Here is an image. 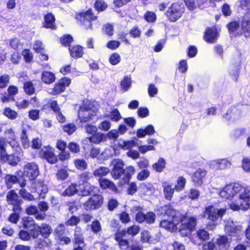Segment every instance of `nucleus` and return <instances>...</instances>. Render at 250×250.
I'll use <instances>...</instances> for the list:
<instances>
[{
    "label": "nucleus",
    "instance_id": "56",
    "mask_svg": "<svg viewBox=\"0 0 250 250\" xmlns=\"http://www.w3.org/2000/svg\"><path fill=\"white\" fill-rule=\"evenodd\" d=\"M81 221L80 218L75 215L71 216L68 220H67L65 224L67 226H76Z\"/></svg>",
    "mask_w": 250,
    "mask_h": 250
},
{
    "label": "nucleus",
    "instance_id": "27",
    "mask_svg": "<svg viewBox=\"0 0 250 250\" xmlns=\"http://www.w3.org/2000/svg\"><path fill=\"white\" fill-rule=\"evenodd\" d=\"M242 35L246 38L250 37V20L243 19L241 21V31L236 34V36Z\"/></svg>",
    "mask_w": 250,
    "mask_h": 250
},
{
    "label": "nucleus",
    "instance_id": "41",
    "mask_svg": "<svg viewBox=\"0 0 250 250\" xmlns=\"http://www.w3.org/2000/svg\"><path fill=\"white\" fill-rule=\"evenodd\" d=\"M20 138L22 147L24 149L29 148L30 146V142L28 139L26 129L23 128L22 129Z\"/></svg>",
    "mask_w": 250,
    "mask_h": 250
},
{
    "label": "nucleus",
    "instance_id": "19",
    "mask_svg": "<svg viewBox=\"0 0 250 250\" xmlns=\"http://www.w3.org/2000/svg\"><path fill=\"white\" fill-rule=\"evenodd\" d=\"M67 147L65 141L61 139L58 140L56 144V147L60 151L58 154L59 159L61 161H64L69 159L70 154L69 151L65 150Z\"/></svg>",
    "mask_w": 250,
    "mask_h": 250
},
{
    "label": "nucleus",
    "instance_id": "61",
    "mask_svg": "<svg viewBox=\"0 0 250 250\" xmlns=\"http://www.w3.org/2000/svg\"><path fill=\"white\" fill-rule=\"evenodd\" d=\"M121 61V56L118 53L111 54L109 58V63L113 65L118 64Z\"/></svg>",
    "mask_w": 250,
    "mask_h": 250
},
{
    "label": "nucleus",
    "instance_id": "63",
    "mask_svg": "<svg viewBox=\"0 0 250 250\" xmlns=\"http://www.w3.org/2000/svg\"><path fill=\"white\" fill-rule=\"evenodd\" d=\"M56 238H57L64 235L65 234V229L64 225L60 224L55 229Z\"/></svg>",
    "mask_w": 250,
    "mask_h": 250
},
{
    "label": "nucleus",
    "instance_id": "10",
    "mask_svg": "<svg viewBox=\"0 0 250 250\" xmlns=\"http://www.w3.org/2000/svg\"><path fill=\"white\" fill-rule=\"evenodd\" d=\"M71 83V79L67 77L60 79L53 85L51 90V94L53 96L60 95L63 93L67 87Z\"/></svg>",
    "mask_w": 250,
    "mask_h": 250
},
{
    "label": "nucleus",
    "instance_id": "53",
    "mask_svg": "<svg viewBox=\"0 0 250 250\" xmlns=\"http://www.w3.org/2000/svg\"><path fill=\"white\" fill-rule=\"evenodd\" d=\"M10 77L8 74L0 75V89L6 88L9 83Z\"/></svg>",
    "mask_w": 250,
    "mask_h": 250
},
{
    "label": "nucleus",
    "instance_id": "33",
    "mask_svg": "<svg viewBox=\"0 0 250 250\" xmlns=\"http://www.w3.org/2000/svg\"><path fill=\"white\" fill-rule=\"evenodd\" d=\"M110 172V169L104 166H100L96 168L93 173L94 176L99 178H104Z\"/></svg>",
    "mask_w": 250,
    "mask_h": 250
},
{
    "label": "nucleus",
    "instance_id": "13",
    "mask_svg": "<svg viewBox=\"0 0 250 250\" xmlns=\"http://www.w3.org/2000/svg\"><path fill=\"white\" fill-rule=\"evenodd\" d=\"M226 212V209L224 208L217 209L213 205H209L205 208L202 217L208 216V220L213 222H215L219 217L222 218Z\"/></svg>",
    "mask_w": 250,
    "mask_h": 250
},
{
    "label": "nucleus",
    "instance_id": "32",
    "mask_svg": "<svg viewBox=\"0 0 250 250\" xmlns=\"http://www.w3.org/2000/svg\"><path fill=\"white\" fill-rule=\"evenodd\" d=\"M69 50L71 56L75 59L81 58L83 54V47L80 45L70 46Z\"/></svg>",
    "mask_w": 250,
    "mask_h": 250
},
{
    "label": "nucleus",
    "instance_id": "31",
    "mask_svg": "<svg viewBox=\"0 0 250 250\" xmlns=\"http://www.w3.org/2000/svg\"><path fill=\"white\" fill-rule=\"evenodd\" d=\"M163 188L165 198L168 201H171L173 196L175 188H172L171 185L167 182L163 183Z\"/></svg>",
    "mask_w": 250,
    "mask_h": 250
},
{
    "label": "nucleus",
    "instance_id": "2",
    "mask_svg": "<svg viewBox=\"0 0 250 250\" xmlns=\"http://www.w3.org/2000/svg\"><path fill=\"white\" fill-rule=\"evenodd\" d=\"M161 215L171 217L173 221L179 225V232L183 236H187L188 233L193 231L197 225V219L193 216L188 217L187 214H183L174 209L171 204L168 203L158 208Z\"/></svg>",
    "mask_w": 250,
    "mask_h": 250
},
{
    "label": "nucleus",
    "instance_id": "26",
    "mask_svg": "<svg viewBox=\"0 0 250 250\" xmlns=\"http://www.w3.org/2000/svg\"><path fill=\"white\" fill-rule=\"evenodd\" d=\"M37 225L38 224L31 217H26L22 219V227L31 233L32 237L33 236Z\"/></svg>",
    "mask_w": 250,
    "mask_h": 250
},
{
    "label": "nucleus",
    "instance_id": "30",
    "mask_svg": "<svg viewBox=\"0 0 250 250\" xmlns=\"http://www.w3.org/2000/svg\"><path fill=\"white\" fill-rule=\"evenodd\" d=\"M41 80L44 83L50 84L55 82L56 76L54 73L44 70L41 74Z\"/></svg>",
    "mask_w": 250,
    "mask_h": 250
},
{
    "label": "nucleus",
    "instance_id": "54",
    "mask_svg": "<svg viewBox=\"0 0 250 250\" xmlns=\"http://www.w3.org/2000/svg\"><path fill=\"white\" fill-rule=\"evenodd\" d=\"M67 147L70 152L73 154H77L80 152L81 148L80 145L74 142H69L67 145Z\"/></svg>",
    "mask_w": 250,
    "mask_h": 250
},
{
    "label": "nucleus",
    "instance_id": "43",
    "mask_svg": "<svg viewBox=\"0 0 250 250\" xmlns=\"http://www.w3.org/2000/svg\"><path fill=\"white\" fill-rule=\"evenodd\" d=\"M23 88L28 95H32L35 92V88L32 81H29L23 83Z\"/></svg>",
    "mask_w": 250,
    "mask_h": 250
},
{
    "label": "nucleus",
    "instance_id": "50",
    "mask_svg": "<svg viewBox=\"0 0 250 250\" xmlns=\"http://www.w3.org/2000/svg\"><path fill=\"white\" fill-rule=\"evenodd\" d=\"M20 196L25 200L32 201L35 200L34 196L30 192H28L25 188H22L19 191Z\"/></svg>",
    "mask_w": 250,
    "mask_h": 250
},
{
    "label": "nucleus",
    "instance_id": "8",
    "mask_svg": "<svg viewBox=\"0 0 250 250\" xmlns=\"http://www.w3.org/2000/svg\"><path fill=\"white\" fill-rule=\"evenodd\" d=\"M184 13L183 4L178 2L172 3L165 12V16L170 22H175L179 20Z\"/></svg>",
    "mask_w": 250,
    "mask_h": 250
},
{
    "label": "nucleus",
    "instance_id": "12",
    "mask_svg": "<svg viewBox=\"0 0 250 250\" xmlns=\"http://www.w3.org/2000/svg\"><path fill=\"white\" fill-rule=\"evenodd\" d=\"M39 156L50 164H55L58 161L59 157L54 152V148L48 145L39 151Z\"/></svg>",
    "mask_w": 250,
    "mask_h": 250
},
{
    "label": "nucleus",
    "instance_id": "16",
    "mask_svg": "<svg viewBox=\"0 0 250 250\" xmlns=\"http://www.w3.org/2000/svg\"><path fill=\"white\" fill-rule=\"evenodd\" d=\"M23 169L24 173L30 181L35 180L40 173L39 166L35 162L27 163Z\"/></svg>",
    "mask_w": 250,
    "mask_h": 250
},
{
    "label": "nucleus",
    "instance_id": "37",
    "mask_svg": "<svg viewBox=\"0 0 250 250\" xmlns=\"http://www.w3.org/2000/svg\"><path fill=\"white\" fill-rule=\"evenodd\" d=\"M13 212L8 217V220L12 224H17L20 218V214L22 208L12 209Z\"/></svg>",
    "mask_w": 250,
    "mask_h": 250
},
{
    "label": "nucleus",
    "instance_id": "44",
    "mask_svg": "<svg viewBox=\"0 0 250 250\" xmlns=\"http://www.w3.org/2000/svg\"><path fill=\"white\" fill-rule=\"evenodd\" d=\"M196 236L202 242H205L209 238V234L204 229H200L196 232Z\"/></svg>",
    "mask_w": 250,
    "mask_h": 250
},
{
    "label": "nucleus",
    "instance_id": "22",
    "mask_svg": "<svg viewBox=\"0 0 250 250\" xmlns=\"http://www.w3.org/2000/svg\"><path fill=\"white\" fill-rule=\"evenodd\" d=\"M55 17L50 12L47 13L44 16V21L42 22V27L46 29L56 30L57 26L55 24Z\"/></svg>",
    "mask_w": 250,
    "mask_h": 250
},
{
    "label": "nucleus",
    "instance_id": "18",
    "mask_svg": "<svg viewBox=\"0 0 250 250\" xmlns=\"http://www.w3.org/2000/svg\"><path fill=\"white\" fill-rule=\"evenodd\" d=\"M33 235V238L37 239L41 235L44 238H48L52 233L51 227L46 223H42L40 226L38 224Z\"/></svg>",
    "mask_w": 250,
    "mask_h": 250
},
{
    "label": "nucleus",
    "instance_id": "3",
    "mask_svg": "<svg viewBox=\"0 0 250 250\" xmlns=\"http://www.w3.org/2000/svg\"><path fill=\"white\" fill-rule=\"evenodd\" d=\"M113 167L110 173L114 180L120 179L123 176L119 185L128 184L132 176L134 174L135 169L133 166H129L124 168L125 164L123 160L119 159H113L112 161Z\"/></svg>",
    "mask_w": 250,
    "mask_h": 250
},
{
    "label": "nucleus",
    "instance_id": "34",
    "mask_svg": "<svg viewBox=\"0 0 250 250\" xmlns=\"http://www.w3.org/2000/svg\"><path fill=\"white\" fill-rule=\"evenodd\" d=\"M174 221L168 220L167 219H163L161 220L160 222V227L161 228H164L166 230L170 231V232H173L175 230L176 227V223L175 224L174 223Z\"/></svg>",
    "mask_w": 250,
    "mask_h": 250
},
{
    "label": "nucleus",
    "instance_id": "55",
    "mask_svg": "<svg viewBox=\"0 0 250 250\" xmlns=\"http://www.w3.org/2000/svg\"><path fill=\"white\" fill-rule=\"evenodd\" d=\"M144 18L148 22H154L157 19V16L154 12L147 11L144 15Z\"/></svg>",
    "mask_w": 250,
    "mask_h": 250
},
{
    "label": "nucleus",
    "instance_id": "52",
    "mask_svg": "<svg viewBox=\"0 0 250 250\" xmlns=\"http://www.w3.org/2000/svg\"><path fill=\"white\" fill-rule=\"evenodd\" d=\"M62 128L64 132L70 135L76 130L77 126L74 123H70L64 125Z\"/></svg>",
    "mask_w": 250,
    "mask_h": 250
},
{
    "label": "nucleus",
    "instance_id": "60",
    "mask_svg": "<svg viewBox=\"0 0 250 250\" xmlns=\"http://www.w3.org/2000/svg\"><path fill=\"white\" fill-rule=\"evenodd\" d=\"M126 248L125 250H144L143 246L139 241L132 242L131 245L129 244L126 245Z\"/></svg>",
    "mask_w": 250,
    "mask_h": 250
},
{
    "label": "nucleus",
    "instance_id": "7",
    "mask_svg": "<svg viewBox=\"0 0 250 250\" xmlns=\"http://www.w3.org/2000/svg\"><path fill=\"white\" fill-rule=\"evenodd\" d=\"M4 184L8 189H11L13 186L18 183L21 188H24L26 185V180L21 170H17L15 175L6 174L4 177Z\"/></svg>",
    "mask_w": 250,
    "mask_h": 250
},
{
    "label": "nucleus",
    "instance_id": "38",
    "mask_svg": "<svg viewBox=\"0 0 250 250\" xmlns=\"http://www.w3.org/2000/svg\"><path fill=\"white\" fill-rule=\"evenodd\" d=\"M216 244L219 247L227 249L229 247L230 242L228 238L226 236L223 235L219 236V237L216 239Z\"/></svg>",
    "mask_w": 250,
    "mask_h": 250
},
{
    "label": "nucleus",
    "instance_id": "1",
    "mask_svg": "<svg viewBox=\"0 0 250 250\" xmlns=\"http://www.w3.org/2000/svg\"><path fill=\"white\" fill-rule=\"evenodd\" d=\"M220 195L225 199L231 200L234 197L238 198L239 203L230 204V208L233 210L241 209L246 211L250 208V189L238 183L226 185L220 191Z\"/></svg>",
    "mask_w": 250,
    "mask_h": 250
},
{
    "label": "nucleus",
    "instance_id": "4",
    "mask_svg": "<svg viewBox=\"0 0 250 250\" xmlns=\"http://www.w3.org/2000/svg\"><path fill=\"white\" fill-rule=\"evenodd\" d=\"M7 143L6 139L0 137V163L2 164H8L12 167L17 166L21 161L19 156L14 153L8 154L6 151Z\"/></svg>",
    "mask_w": 250,
    "mask_h": 250
},
{
    "label": "nucleus",
    "instance_id": "64",
    "mask_svg": "<svg viewBox=\"0 0 250 250\" xmlns=\"http://www.w3.org/2000/svg\"><path fill=\"white\" fill-rule=\"evenodd\" d=\"M118 204L117 200L112 198L108 199L106 207L108 210L112 211L118 206Z\"/></svg>",
    "mask_w": 250,
    "mask_h": 250
},
{
    "label": "nucleus",
    "instance_id": "25",
    "mask_svg": "<svg viewBox=\"0 0 250 250\" xmlns=\"http://www.w3.org/2000/svg\"><path fill=\"white\" fill-rule=\"evenodd\" d=\"M32 187L34 188L35 191L40 195L45 194L48 191L47 186L43 180L38 179L34 181L32 183Z\"/></svg>",
    "mask_w": 250,
    "mask_h": 250
},
{
    "label": "nucleus",
    "instance_id": "58",
    "mask_svg": "<svg viewBox=\"0 0 250 250\" xmlns=\"http://www.w3.org/2000/svg\"><path fill=\"white\" fill-rule=\"evenodd\" d=\"M56 176L58 180L63 181L68 176V173L65 168H60L57 170Z\"/></svg>",
    "mask_w": 250,
    "mask_h": 250
},
{
    "label": "nucleus",
    "instance_id": "40",
    "mask_svg": "<svg viewBox=\"0 0 250 250\" xmlns=\"http://www.w3.org/2000/svg\"><path fill=\"white\" fill-rule=\"evenodd\" d=\"M77 185L76 183H72L64 190L63 195L65 196H72L76 194L78 190Z\"/></svg>",
    "mask_w": 250,
    "mask_h": 250
},
{
    "label": "nucleus",
    "instance_id": "6",
    "mask_svg": "<svg viewBox=\"0 0 250 250\" xmlns=\"http://www.w3.org/2000/svg\"><path fill=\"white\" fill-rule=\"evenodd\" d=\"M75 18L80 25L87 30L92 29V22L97 20L98 16L95 15L92 8H89L87 10L76 13Z\"/></svg>",
    "mask_w": 250,
    "mask_h": 250
},
{
    "label": "nucleus",
    "instance_id": "29",
    "mask_svg": "<svg viewBox=\"0 0 250 250\" xmlns=\"http://www.w3.org/2000/svg\"><path fill=\"white\" fill-rule=\"evenodd\" d=\"M154 127L152 125H146L144 129L139 128L136 131L137 136L138 138H144L146 135H152L155 133Z\"/></svg>",
    "mask_w": 250,
    "mask_h": 250
},
{
    "label": "nucleus",
    "instance_id": "39",
    "mask_svg": "<svg viewBox=\"0 0 250 250\" xmlns=\"http://www.w3.org/2000/svg\"><path fill=\"white\" fill-rule=\"evenodd\" d=\"M230 67L231 68L229 70V74L234 77V80L237 81L239 76L241 68L240 62H239L236 64L232 63Z\"/></svg>",
    "mask_w": 250,
    "mask_h": 250
},
{
    "label": "nucleus",
    "instance_id": "24",
    "mask_svg": "<svg viewBox=\"0 0 250 250\" xmlns=\"http://www.w3.org/2000/svg\"><path fill=\"white\" fill-rule=\"evenodd\" d=\"M73 243L75 245L83 247L84 246V238L82 228L77 226L74 229Z\"/></svg>",
    "mask_w": 250,
    "mask_h": 250
},
{
    "label": "nucleus",
    "instance_id": "17",
    "mask_svg": "<svg viewBox=\"0 0 250 250\" xmlns=\"http://www.w3.org/2000/svg\"><path fill=\"white\" fill-rule=\"evenodd\" d=\"M219 36V33L215 27H208L205 31L203 39L207 43H214Z\"/></svg>",
    "mask_w": 250,
    "mask_h": 250
},
{
    "label": "nucleus",
    "instance_id": "48",
    "mask_svg": "<svg viewBox=\"0 0 250 250\" xmlns=\"http://www.w3.org/2000/svg\"><path fill=\"white\" fill-rule=\"evenodd\" d=\"M94 7L98 12L104 11L107 7V4L104 0H96Z\"/></svg>",
    "mask_w": 250,
    "mask_h": 250
},
{
    "label": "nucleus",
    "instance_id": "11",
    "mask_svg": "<svg viewBox=\"0 0 250 250\" xmlns=\"http://www.w3.org/2000/svg\"><path fill=\"white\" fill-rule=\"evenodd\" d=\"M137 208L139 211L135 214V219L137 223L142 224L146 222L148 224H152L155 222L156 215L153 211H147L145 213L142 211V208L138 206Z\"/></svg>",
    "mask_w": 250,
    "mask_h": 250
},
{
    "label": "nucleus",
    "instance_id": "9",
    "mask_svg": "<svg viewBox=\"0 0 250 250\" xmlns=\"http://www.w3.org/2000/svg\"><path fill=\"white\" fill-rule=\"evenodd\" d=\"M104 202V197L101 194L95 193L90 197L83 204L87 211L95 210L102 208Z\"/></svg>",
    "mask_w": 250,
    "mask_h": 250
},
{
    "label": "nucleus",
    "instance_id": "59",
    "mask_svg": "<svg viewBox=\"0 0 250 250\" xmlns=\"http://www.w3.org/2000/svg\"><path fill=\"white\" fill-rule=\"evenodd\" d=\"M91 229L94 233L97 234L102 230V227L99 221L94 220L90 225Z\"/></svg>",
    "mask_w": 250,
    "mask_h": 250
},
{
    "label": "nucleus",
    "instance_id": "49",
    "mask_svg": "<svg viewBox=\"0 0 250 250\" xmlns=\"http://www.w3.org/2000/svg\"><path fill=\"white\" fill-rule=\"evenodd\" d=\"M3 114L10 120H14L18 117V113L9 107H6L4 109Z\"/></svg>",
    "mask_w": 250,
    "mask_h": 250
},
{
    "label": "nucleus",
    "instance_id": "5",
    "mask_svg": "<svg viewBox=\"0 0 250 250\" xmlns=\"http://www.w3.org/2000/svg\"><path fill=\"white\" fill-rule=\"evenodd\" d=\"M140 230V227L139 226L133 225L128 227L126 229H124L121 231L116 232L114 234V239L118 243L119 248L122 249L129 244L128 239H124L126 234L134 237L139 232Z\"/></svg>",
    "mask_w": 250,
    "mask_h": 250
},
{
    "label": "nucleus",
    "instance_id": "14",
    "mask_svg": "<svg viewBox=\"0 0 250 250\" xmlns=\"http://www.w3.org/2000/svg\"><path fill=\"white\" fill-rule=\"evenodd\" d=\"M6 201L8 205L12 207V209L22 208L23 201L14 189H11L7 193Z\"/></svg>",
    "mask_w": 250,
    "mask_h": 250
},
{
    "label": "nucleus",
    "instance_id": "51",
    "mask_svg": "<svg viewBox=\"0 0 250 250\" xmlns=\"http://www.w3.org/2000/svg\"><path fill=\"white\" fill-rule=\"evenodd\" d=\"M186 184V179L183 176H179L177 178L174 188L177 191L182 190L185 188Z\"/></svg>",
    "mask_w": 250,
    "mask_h": 250
},
{
    "label": "nucleus",
    "instance_id": "20",
    "mask_svg": "<svg viewBox=\"0 0 250 250\" xmlns=\"http://www.w3.org/2000/svg\"><path fill=\"white\" fill-rule=\"evenodd\" d=\"M99 186L102 190H109L113 192L117 193L118 189L115 183L107 178H99Z\"/></svg>",
    "mask_w": 250,
    "mask_h": 250
},
{
    "label": "nucleus",
    "instance_id": "23",
    "mask_svg": "<svg viewBox=\"0 0 250 250\" xmlns=\"http://www.w3.org/2000/svg\"><path fill=\"white\" fill-rule=\"evenodd\" d=\"M25 212L28 215H34L36 220L42 221L45 219V213L39 212L38 208L36 205H29L25 208Z\"/></svg>",
    "mask_w": 250,
    "mask_h": 250
},
{
    "label": "nucleus",
    "instance_id": "45",
    "mask_svg": "<svg viewBox=\"0 0 250 250\" xmlns=\"http://www.w3.org/2000/svg\"><path fill=\"white\" fill-rule=\"evenodd\" d=\"M75 167L80 170L83 171L87 169V164L83 159H76L74 160Z\"/></svg>",
    "mask_w": 250,
    "mask_h": 250
},
{
    "label": "nucleus",
    "instance_id": "57",
    "mask_svg": "<svg viewBox=\"0 0 250 250\" xmlns=\"http://www.w3.org/2000/svg\"><path fill=\"white\" fill-rule=\"evenodd\" d=\"M18 236L19 238L23 241H28L30 239L31 237H32L31 233L26 230H20Z\"/></svg>",
    "mask_w": 250,
    "mask_h": 250
},
{
    "label": "nucleus",
    "instance_id": "28",
    "mask_svg": "<svg viewBox=\"0 0 250 250\" xmlns=\"http://www.w3.org/2000/svg\"><path fill=\"white\" fill-rule=\"evenodd\" d=\"M228 32L232 37L237 38L240 36H236L237 33L240 32L238 31L240 28V23L237 21H232L229 22L226 25Z\"/></svg>",
    "mask_w": 250,
    "mask_h": 250
},
{
    "label": "nucleus",
    "instance_id": "35",
    "mask_svg": "<svg viewBox=\"0 0 250 250\" xmlns=\"http://www.w3.org/2000/svg\"><path fill=\"white\" fill-rule=\"evenodd\" d=\"M166 161L164 158L160 157L158 161L152 164V168L157 172L161 173L164 171L166 168Z\"/></svg>",
    "mask_w": 250,
    "mask_h": 250
},
{
    "label": "nucleus",
    "instance_id": "42",
    "mask_svg": "<svg viewBox=\"0 0 250 250\" xmlns=\"http://www.w3.org/2000/svg\"><path fill=\"white\" fill-rule=\"evenodd\" d=\"M73 41V37L69 34H64L60 38V43L64 47H68L69 48Z\"/></svg>",
    "mask_w": 250,
    "mask_h": 250
},
{
    "label": "nucleus",
    "instance_id": "47",
    "mask_svg": "<svg viewBox=\"0 0 250 250\" xmlns=\"http://www.w3.org/2000/svg\"><path fill=\"white\" fill-rule=\"evenodd\" d=\"M121 87L124 91H127L131 85V78L127 76L124 77L120 82Z\"/></svg>",
    "mask_w": 250,
    "mask_h": 250
},
{
    "label": "nucleus",
    "instance_id": "21",
    "mask_svg": "<svg viewBox=\"0 0 250 250\" xmlns=\"http://www.w3.org/2000/svg\"><path fill=\"white\" fill-rule=\"evenodd\" d=\"M207 171L204 169H197L191 176L192 182L195 186H200L203 183V179L207 175Z\"/></svg>",
    "mask_w": 250,
    "mask_h": 250
},
{
    "label": "nucleus",
    "instance_id": "36",
    "mask_svg": "<svg viewBox=\"0 0 250 250\" xmlns=\"http://www.w3.org/2000/svg\"><path fill=\"white\" fill-rule=\"evenodd\" d=\"M88 139L90 142L95 144H98L102 141L106 140V135L103 133L97 132L92 135H91Z\"/></svg>",
    "mask_w": 250,
    "mask_h": 250
},
{
    "label": "nucleus",
    "instance_id": "62",
    "mask_svg": "<svg viewBox=\"0 0 250 250\" xmlns=\"http://www.w3.org/2000/svg\"><path fill=\"white\" fill-rule=\"evenodd\" d=\"M129 34L132 38L134 39L140 38L141 35V31L137 25L132 27L129 31Z\"/></svg>",
    "mask_w": 250,
    "mask_h": 250
},
{
    "label": "nucleus",
    "instance_id": "46",
    "mask_svg": "<svg viewBox=\"0 0 250 250\" xmlns=\"http://www.w3.org/2000/svg\"><path fill=\"white\" fill-rule=\"evenodd\" d=\"M92 174L89 171H84L79 175V182L81 184H86L92 178Z\"/></svg>",
    "mask_w": 250,
    "mask_h": 250
},
{
    "label": "nucleus",
    "instance_id": "15",
    "mask_svg": "<svg viewBox=\"0 0 250 250\" xmlns=\"http://www.w3.org/2000/svg\"><path fill=\"white\" fill-rule=\"evenodd\" d=\"M242 110L241 106L238 105H234L229 107L226 113L222 115V119L224 121L229 122L234 120L241 116Z\"/></svg>",
    "mask_w": 250,
    "mask_h": 250
}]
</instances>
